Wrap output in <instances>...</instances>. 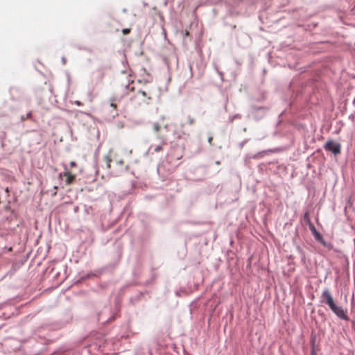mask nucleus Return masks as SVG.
I'll list each match as a JSON object with an SVG mask.
<instances>
[{"mask_svg":"<svg viewBox=\"0 0 355 355\" xmlns=\"http://www.w3.org/2000/svg\"><path fill=\"white\" fill-rule=\"evenodd\" d=\"M320 302L327 304L338 318L346 321L349 320L347 309L336 303L328 288L323 290L320 296Z\"/></svg>","mask_w":355,"mask_h":355,"instance_id":"nucleus-1","label":"nucleus"},{"mask_svg":"<svg viewBox=\"0 0 355 355\" xmlns=\"http://www.w3.org/2000/svg\"><path fill=\"white\" fill-rule=\"evenodd\" d=\"M103 159L105 162V168L113 176H118L125 168L123 159L119 157L113 150H110Z\"/></svg>","mask_w":355,"mask_h":355,"instance_id":"nucleus-2","label":"nucleus"},{"mask_svg":"<svg viewBox=\"0 0 355 355\" xmlns=\"http://www.w3.org/2000/svg\"><path fill=\"white\" fill-rule=\"evenodd\" d=\"M153 98V93L150 89L139 90L130 98L135 106H141L149 104Z\"/></svg>","mask_w":355,"mask_h":355,"instance_id":"nucleus-3","label":"nucleus"},{"mask_svg":"<svg viewBox=\"0 0 355 355\" xmlns=\"http://www.w3.org/2000/svg\"><path fill=\"white\" fill-rule=\"evenodd\" d=\"M324 148L327 151L332 152L334 155L340 153V144L334 141H328L324 146Z\"/></svg>","mask_w":355,"mask_h":355,"instance_id":"nucleus-4","label":"nucleus"},{"mask_svg":"<svg viewBox=\"0 0 355 355\" xmlns=\"http://www.w3.org/2000/svg\"><path fill=\"white\" fill-rule=\"evenodd\" d=\"M167 144L166 138L162 137L161 142L158 145H151L148 150V153L150 155L159 153L163 150V147Z\"/></svg>","mask_w":355,"mask_h":355,"instance_id":"nucleus-5","label":"nucleus"},{"mask_svg":"<svg viewBox=\"0 0 355 355\" xmlns=\"http://www.w3.org/2000/svg\"><path fill=\"white\" fill-rule=\"evenodd\" d=\"M62 175L66 177L65 182H66V184H67V185L71 184L74 182L75 178H76V175L72 174L69 171H65L63 173L60 174V177Z\"/></svg>","mask_w":355,"mask_h":355,"instance_id":"nucleus-6","label":"nucleus"},{"mask_svg":"<svg viewBox=\"0 0 355 355\" xmlns=\"http://www.w3.org/2000/svg\"><path fill=\"white\" fill-rule=\"evenodd\" d=\"M194 123H195V119L193 116L189 115V116L185 117V119H184V121L181 123V126L183 128H184L187 125H193Z\"/></svg>","mask_w":355,"mask_h":355,"instance_id":"nucleus-7","label":"nucleus"},{"mask_svg":"<svg viewBox=\"0 0 355 355\" xmlns=\"http://www.w3.org/2000/svg\"><path fill=\"white\" fill-rule=\"evenodd\" d=\"M160 130V125L157 123H155L153 124V130L155 132H158Z\"/></svg>","mask_w":355,"mask_h":355,"instance_id":"nucleus-8","label":"nucleus"},{"mask_svg":"<svg viewBox=\"0 0 355 355\" xmlns=\"http://www.w3.org/2000/svg\"><path fill=\"white\" fill-rule=\"evenodd\" d=\"M131 30L130 28H123L122 30V33L123 35H128L130 33Z\"/></svg>","mask_w":355,"mask_h":355,"instance_id":"nucleus-9","label":"nucleus"},{"mask_svg":"<svg viewBox=\"0 0 355 355\" xmlns=\"http://www.w3.org/2000/svg\"><path fill=\"white\" fill-rule=\"evenodd\" d=\"M315 236L317 240L320 241L322 239V236L318 232H315Z\"/></svg>","mask_w":355,"mask_h":355,"instance_id":"nucleus-10","label":"nucleus"},{"mask_svg":"<svg viewBox=\"0 0 355 355\" xmlns=\"http://www.w3.org/2000/svg\"><path fill=\"white\" fill-rule=\"evenodd\" d=\"M70 166H71V168H73V167H76V163L75 162H73V161L71 162H70Z\"/></svg>","mask_w":355,"mask_h":355,"instance_id":"nucleus-11","label":"nucleus"},{"mask_svg":"<svg viewBox=\"0 0 355 355\" xmlns=\"http://www.w3.org/2000/svg\"><path fill=\"white\" fill-rule=\"evenodd\" d=\"M74 104L76 105H78V106H80V105H83V103L78 101H76L74 102Z\"/></svg>","mask_w":355,"mask_h":355,"instance_id":"nucleus-12","label":"nucleus"},{"mask_svg":"<svg viewBox=\"0 0 355 355\" xmlns=\"http://www.w3.org/2000/svg\"><path fill=\"white\" fill-rule=\"evenodd\" d=\"M111 107H112L114 110L116 109V104L114 103V102H112L111 104H110Z\"/></svg>","mask_w":355,"mask_h":355,"instance_id":"nucleus-13","label":"nucleus"},{"mask_svg":"<svg viewBox=\"0 0 355 355\" xmlns=\"http://www.w3.org/2000/svg\"><path fill=\"white\" fill-rule=\"evenodd\" d=\"M211 141H212V138H211V137H209V143H211Z\"/></svg>","mask_w":355,"mask_h":355,"instance_id":"nucleus-14","label":"nucleus"},{"mask_svg":"<svg viewBox=\"0 0 355 355\" xmlns=\"http://www.w3.org/2000/svg\"><path fill=\"white\" fill-rule=\"evenodd\" d=\"M182 157V155H180V157H177V159H180Z\"/></svg>","mask_w":355,"mask_h":355,"instance_id":"nucleus-15","label":"nucleus"},{"mask_svg":"<svg viewBox=\"0 0 355 355\" xmlns=\"http://www.w3.org/2000/svg\"><path fill=\"white\" fill-rule=\"evenodd\" d=\"M6 192H8V188L6 189Z\"/></svg>","mask_w":355,"mask_h":355,"instance_id":"nucleus-16","label":"nucleus"}]
</instances>
